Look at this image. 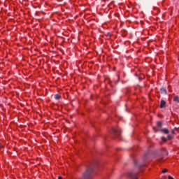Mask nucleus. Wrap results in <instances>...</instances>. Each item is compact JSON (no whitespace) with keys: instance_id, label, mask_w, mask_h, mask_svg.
<instances>
[{"instance_id":"f257e3e1","label":"nucleus","mask_w":179,"mask_h":179,"mask_svg":"<svg viewBox=\"0 0 179 179\" xmlns=\"http://www.w3.org/2000/svg\"><path fill=\"white\" fill-rule=\"evenodd\" d=\"M92 173H93V168H89L83 174L82 179H90L92 178Z\"/></svg>"},{"instance_id":"f03ea898","label":"nucleus","mask_w":179,"mask_h":179,"mask_svg":"<svg viewBox=\"0 0 179 179\" xmlns=\"http://www.w3.org/2000/svg\"><path fill=\"white\" fill-rule=\"evenodd\" d=\"M112 134L117 138H120V135H121V129H112Z\"/></svg>"},{"instance_id":"7ed1b4c3","label":"nucleus","mask_w":179,"mask_h":179,"mask_svg":"<svg viewBox=\"0 0 179 179\" xmlns=\"http://www.w3.org/2000/svg\"><path fill=\"white\" fill-rule=\"evenodd\" d=\"M166 107V102L164 100H162L160 103V108H164Z\"/></svg>"},{"instance_id":"20e7f679","label":"nucleus","mask_w":179,"mask_h":179,"mask_svg":"<svg viewBox=\"0 0 179 179\" xmlns=\"http://www.w3.org/2000/svg\"><path fill=\"white\" fill-rule=\"evenodd\" d=\"M161 132H163L164 134L167 135L170 131L167 129H161Z\"/></svg>"},{"instance_id":"39448f33","label":"nucleus","mask_w":179,"mask_h":179,"mask_svg":"<svg viewBox=\"0 0 179 179\" xmlns=\"http://www.w3.org/2000/svg\"><path fill=\"white\" fill-rule=\"evenodd\" d=\"M160 92L162 94H167V91L165 90V88H161Z\"/></svg>"},{"instance_id":"423d86ee","label":"nucleus","mask_w":179,"mask_h":179,"mask_svg":"<svg viewBox=\"0 0 179 179\" xmlns=\"http://www.w3.org/2000/svg\"><path fill=\"white\" fill-rule=\"evenodd\" d=\"M173 101H175L176 103H179V97H178V96H175L173 97Z\"/></svg>"},{"instance_id":"0eeeda50","label":"nucleus","mask_w":179,"mask_h":179,"mask_svg":"<svg viewBox=\"0 0 179 179\" xmlns=\"http://www.w3.org/2000/svg\"><path fill=\"white\" fill-rule=\"evenodd\" d=\"M167 155H169L167 151L165 149L162 150V156H167Z\"/></svg>"},{"instance_id":"6e6552de","label":"nucleus","mask_w":179,"mask_h":179,"mask_svg":"<svg viewBox=\"0 0 179 179\" xmlns=\"http://www.w3.org/2000/svg\"><path fill=\"white\" fill-rule=\"evenodd\" d=\"M55 100H59V99H61V95L56 94L55 95Z\"/></svg>"},{"instance_id":"1a4fd4ad","label":"nucleus","mask_w":179,"mask_h":179,"mask_svg":"<svg viewBox=\"0 0 179 179\" xmlns=\"http://www.w3.org/2000/svg\"><path fill=\"white\" fill-rule=\"evenodd\" d=\"M129 177H131V178L132 179H138V177H136V175H134L132 173L129 175Z\"/></svg>"},{"instance_id":"9d476101","label":"nucleus","mask_w":179,"mask_h":179,"mask_svg":"<svg viewBox=\"0 0 179 179\" xmlns=\"http://www.w3.org/2000/svg\"><path fill=\"white\" fill-rule=\"evenodd\" d=\"M157 127H159V128H162L163 123H162V122H157Z\"/></svg>"},{"instance_id":"9b49d317","label":"nucleus","mask_w":179,"mask_h":179,"mask_svg":"<svg viewBox=\"0 0 179 179\" xmlns=\"http://www.w3.org/2000/svg\"><path fill=\"white\" fill-rule=\"evenodd\" d=\"M162 140L164 142H167V138H166V137H162Z\"/></svg>"},{"instance_id":"f8f14e48","label":"nucleus","mask_w":179,"mask_h":179,"mask_svg":"<svg viewBox=\"0 0 179 179\" xmlns=\"http://www.w3.org/2000/svg\"><path fill=\"white\" fill-rule=\"evenodd\" d=\"M168 139L169 141H171V139H173V136H171V135H168Z\"/></svg>"},{"instance_id":"ddd939ff","label":"nucleus","mask_w":179,"mask_h":179,"mask_svg":"<svg viewBox=\"0 0 179 179\" xmlns=\"http://www.w3.org/2000/svg\"><path fill=\"white\" fill-rule=\"evenodd\" d=\"M171 134H173V135H174V134H176V129H173V130L171 131Z\"/></svg>"},{"instance_id":"4468645a","label":"nucleus","mask_w":179,"mask_h":179,"mask_svg":"<svg viewBox=\"0 0 179 179\" xmlns=\"http://www.w3.org/2000/svg\"><path fill=\"white\" fill-rule=\"evenodd\" d=\"M162 173H167V169H164L163 171H162Z\"/></svg>"},{"instance_id":"2eb2a0df","label":"nucleus","mask_w":179,"mask_h":179,"mask_svg":"<svg viewBox=\"0 0 179 179\" xmlns=\"http://www.w3.org/2000/svg\"><path fill=\"white\" fill-rule=\"evenodd\" d=\"M58 179H62V176H59Z\"/></svg>"}]
</instances>
